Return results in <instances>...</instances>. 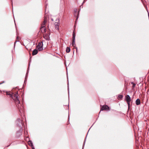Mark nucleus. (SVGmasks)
Returning <instances> with one entry per match:
<instances>
[{
    "instance_id": "9b49d317",
    "label": "nucleus",
    "mask_w": 149,
    "mask_h": 149,
    "mask_svg": "<svg viewBox=\"0 0 149 149\" xmlns=\"http://www.w3.org/2000/svg\"><path fill=\"white\" fill-rule=\"evenodd\" d=\"M72 45L73 47H74L76 46V45L75 43V40H72Z\"/></svg>"
},
{
    "instance_id": "dca6fc26",
    "label": "nucleus",
    "mask_w": 149,
    "mask_h": 149,
    "mask_svg": "<svg viewBox=\"0 0 149 149\" xmlns=\"http://www.w3.org/2000/svg\"><path fill=\"white\" fill-rule=\"evenodd\" d=\"M132 83H133V84H134V83L133 82H132ZM135 86V84H133V87H134Z\"/></svg>"
},
{
    "instance_id": "6e6552de",
    "label": "nucleus",
    "mask_w": 149,
    "mask_h": 149,
    "mask_svg": "<svg viewBox=\"0 0 149 149\" xmlns=\"http://www.w3.org/2000/svg\"><path fill=\"white\" fill-rule=\"evenodd\" d=\"M136 103L137 105H139L140 104V101L139 99H138L136 100Z\"/></svg>"
},
{
    "instance_id": "0eeeda50",
    "label": "nucleus",
    "mask_w": 149,
    "mask_h": 149,
    "mask_svg": "<svg viewBox=\"0 0 149 149\" xmlns=\"http://www.w3.org/2000/svg\"><path fill=\"white\" fill-rule=\"evenodd\" d=\"M38 52V50L36 49H35L34 50L33 52L32 55H35L37 54Z\"/></svg>"
},
{
    "instance_id": "f8f14e48",
    "label": "nucleus",
    "mask_w": 149,
    "mask_h": 149,
    "mask_svg": "<svg viewBox=\"0 0 149 149\" xmlns=\"http://www.w3.org/2000/svg\"><path fill=\"white\" fill-rule=\"evenodd\" d=\"M70 51V49L69 47H67L66 49V51L67 53H69Z\"/></svg>"
},
{
    "instance_id": "ddd939ff",
    "label": "nucleus",
    "mask_w": 149,
    "mask_h": 149,
    "mask_svg": "<svg viewBox=\"0 0 149 149\" xmlns=\"http://www.w3.org/2000/svg\"><path fill=\"white\" fill-rule=\"evenodd\" d=\"M75 35L74 32L72 34V40H75Z\"/></svg>"
},
{
    "instance_id": "423d86ee",
    "label": "nucleus",
    "mask_w": 149,
    "mask_h": 149,
    "mask_svg": "<svg viewBox=\"0 0 149 149\" xmlns=\"http://www.w3.org/2000/svg\"><path fill=\"white\" fill-rule=\"evenodd\" d=\"M43 36L44 38L47 40H49V35L46 33L43 34Z\"/></svg>"
},
{
    "instance_id": "f3484780",
    "label": "nucleus",
    "mask_w": 149,
    "mask_h": 149,
    "mask_svg": "<svg viewBox=\"0 0 149 149\" xmlns=\"http://www.w3.org/2000/svg\"><path fill=\"white\" fill-rule=\"evenodd\" d=\"M77 9H76L75 10V12H77Z\"/></svg>"
},
{
    "instance_id": "39448f33",
    "label": "nucleus",
    "mask_w": 149,
    "mask_h": 149,
    "mask_svg": "<svg viewBox=\"0 0 149 149\" xmlns=\"http://www.w3.org/2000/svg\"><path fill=\"white\" fill-rule=\"evenodd\" d=\"M109 110V107H108L107 105H103L102 108H101V109H100V111H102L103 110Z\"/></svg>"
},
{
    "instance_id": "7ed1b4c3",
    "label": "nucleus",
    "mask_w": 149,
    "mask_h": 149,
    "mask_svg": "<svg viewBox=\"0 0 149 149\" xmlns=\"http://www.w3.org/2000/svg\"><path fill=\"white\" fill-rule=\"evenodd\" d=\"M125 100L128 104V107H129L130 106V102L131 101V99L129 95H127L125 96Z\"/></svg>"
},
{
    "instance_id": "f03ea898",
    "label": "nucleus",
    "mask_w": 149,
    "mask_h": 149,
    "mask_svg": "<svg viewBox=\"0 0 149 149\" xmlns=\"http://www.w3.org/2000/svg\"><path fill=\"white\" fill-rule=\"evenodd\" d=\"M48 19V17L47 16V15H45L43 22L41 25L40 30L43 33H45L46 29L45 27V25Z\"/></svg>"
},
{
    "instance_id": "2eb2a0df",
    "label": "nucleus",
    "mask_w": 149,
    "mask_h": 149,
    "mask_svg": "<svg viewBox=\"0 0 149 149\" xmlns=\"http://www.w3.org/2000/svg\"><path fill=\"white\" fill-rule=\"evenodd\" d=\"M123 96L122 95H119L118 96V97L120 98H122L123 97Z\"/></svg>"
},
{
    "instance_id": "20e7f679",
    "label": "nucleus",
    "mask_w": 149,
    "mask_h": 149,
    "mask_svg": "<svg viewBox=\"0 0 149 149\" xmlns=\"http://www.w3.org/2000/svg\"><path fill=\"white\" fill-rule=\"evenodd\" d=\"M43 43L42 42H40L38 43L37 46V48L38 50L39 51H41L43 49Z\"/></svg>"
},
{
    "instance_id": "f257e3e1",
    "label": "nucleus",
    "mask_w": 149,
    "mask_h": 149,
    "mask_svg": "<svg viewBox=\"0 0 149 149\" xmlns=\"http://www.w3.org/2000/svg\"><path fill=\"white\" fill-rule=\"evenodd\" d=\"M14 97L15 98L13 97V99L17 105V107L18 108L19 111L21 112L23 109V107L22 105L20 104V101L19 100V98L18 97V92H17L15 93Z\"/></svg>"
},
{
    "instance_id": "9d476101",
    "label": "nucleus",
    "mask_w": 149,
    "mask_h": 149,
    "mask_svg": "<svg viewBox=\"0 0 149 149\" xmlns=\"http://www.w3.org/2000/svg\"><path fill=\"white\" fill-rule=\"evenodd\" d=\"M15 94H14V96H13V95H12V94H10V93H9V92H6V95H10V97H12V98H13V97H14V98H15V97H14V96H15Z\"/></svg>"
},
{
    "instance_id": "a211bd4d",
    "label": "nucleus",
    "mask_w": 149,
    "mask_h": 149,
    "mask_svg": "<svg viewBox=\"0 0 149 149\" xmlns=\"http://www.w3.org/2000/svg\"><path fill=\"white\" fill-rule=\"evenodd\" d=\"M76 50L77 51V47L76 48Z\"/></svg>"
},
{
    "instance_id": "1a4fd4ad",
    "label": "nucleus",
    "mask_w": 149,
    "mask_h": 149,
    "mask_svg": "<svg viewBox=\"0 0 149 149\" xmlns=\"http://www.w3.org/2000/svg\"><path fill=\"white\" fill-rule=\"evenodd\" d=\"M55 28L57 30H58L59 29V25L58 23V22H56L55 23Z\"/></svg>"
},
{
    "instance_id": "4468645a",
    "label": "nucleus",
    "mask_w": 149,
    "mask_h": 149,
    "mask_svg": "<svg viewBox=\"0 0 149 149\" xmlns=\"http://www.w3.org/2000/svg\"><path fill=\"white\" fill-rule=\"evenodd\" d=\"M28 144L29 145H30V144H31V146H33V144L31 141H29Z\"/></svg>"
}]
</instances>
